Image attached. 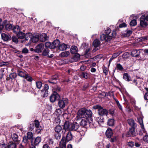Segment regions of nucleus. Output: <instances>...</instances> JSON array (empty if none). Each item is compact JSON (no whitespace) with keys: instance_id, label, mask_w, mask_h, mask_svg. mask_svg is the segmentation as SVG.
Masks as SVG:
<instances>
[{"instance_id":"nucleus-4","label":"nucleus","mask_w":148,"mask_h":148,"mask_svg":"<svg viewBox=\"0 0 148 148\" xmlns=\"http://www.w3.org/2000/svg\"><path fill=\"white\" fill-rule=\"evenodd\" d=\"M85 108H82L78 111L76 117L77 120L82 118H86L85 113Z\"/></svg>"},{"instance_id":"nucleus-32","label":"nucleus","mask_w":148,"mask_h":148,"mask_svg":"<svg viewBox=\"0 0 148 148\" xmlns=\"http://www.w3.org/2000/svg\"><path fill=\"white\" fill-rule=\"evenodd\" d=\"M18 75L23 78H24L25 77V75L27 74L25 71H18Z\"/></svg>"},{"instance_id":"nucleus-60","label":"nucleus","mask_w":148,"mask_h":148,"mask_svg":"<svg viewBox=\"0 0 148 148\" xmlns=\"http://www.w3.org/2000/svg\"><path fill=\"white\" fill-rule=\"evenodd\" d=\"M4 70L3 69H0V78L1 79L2 78L3 75V72Z\"/></svg>"},{"instance_id":"nucleus-26","label":"nucleus","mask_w":148,"mask_h":148,"mask_svg":"<svg viewBox=\"0 0 148 148\" xmlns=\"http://www.w3.org/2000/svg\"><path fill=\"white\" fill-rule=\"evenodd\" d=\"M32 37L33 35L31 33H27L24 36L25 40H28L29 38L31 40Z\"/></svg>"},{"instance_id":"nucleus-14","label":"nucleus","mask_w":148,"mask_h":148,"mask_svg":"<svg viewBox=\"0 0 148 148\" xmlns=\"http://www.w3.org/2000/svg\"><path fill=\"white\" fill-rule=\"evenodd\" d=\"M79 127V124L75 122L73 123H71V131H76Z\"/></svg>"},{"instance_id":"nucleus-21","label":"nucleus","mask_w":148,"mask_h":148,"mask_svg":"<svg viewBox=\"0 0 148 148\" xmlns=\"http://www.w3.org/2000/svg\"><path fill=\"white\" fill-rule=\"evenodd\" d=\"M70 55V53L69 51H64L61 53L60 54L59 56L61 57H66Z\"/></svg>"},{"instance_id":"nucleus-7","label":"nucleus","mask_w":148,"mask_h":148,"mask_svg":"<svg viewBox=\"0 0 148 148\" xmlns=\"http://www.w3.org/2000/svg\"><path fill=\"white\" fill-rule=\"evenodd\" d=\"M49 88L48 85L46 84L45 85L43 88L41 90V92L44 93L42 95L43 97H46L48 96Z\"/></svg>"},{"instance_id":"nucleus-27","label":"nucleus","mask_w":148,"mask_h":148,"mask_svg":"<svg viewBox=\"0 0 148 148\" xmlns=\"http://www.w3.org/2000/svg\"><path fill=\"white\" fill-rule=\"evenodd\" d=\"M100 44V41L97 39L95 40L93 43V45L95 47H98Z\"/></svg>"},{"instance_id":"nucleus-1","label":"nucleus","mask_w":148,"mask_h":148,"mask_svg":"<svg viewBox=\"0 0 148 148\" xmlns=\"http://www.w3.org/2000/svg\"><path fill=\"white\" fill-rule=\"evenodd\" d=\"M111 32V30L108 27L105 30V33L106 34H103L101 35L100 39L102 41L105 40L106 41H108L111 40L112 38L115 37L116 33L115 31H113L112 34V36L109 35Z\"/></svg>"},{"instance_id":"nucleus-55","label":"nucleus","mask_w":148,"mask_h":148,"mask_svg":"<svg viewBox=\"0 0 148 148\" xmlns=\"http://www.w3.org/2000/svg\"><path fill=\"white\" fill-rule=\"evenodd\" d=\"M109 139V140L111 142H113L116 141V137H113L110 138H108Z\"/></svg>"},{"instance_id":"nucleus-51","label":"nucleus","mask_w":148,"mask_h":148,"mask_svg":"<svg viewBox=\"0 0 148 148\" xmlns=\"http://www.w3.org/2000/svg\"><path fill=\"white\" fill-rule=\"evenodd\" d=\"M147 39V37L146 36H144L143 37H141L138 39V41L139 42H142L145 41Z\"/></svg>"},{"instance_id":"nucleus-59","label":"nucleus","mask_w":148,"mask_h":148,"mask_svg":"<svg viewBox=\"0 0 148 148\" xmlns=\"http://www.w3.org/2000/svg\"><path fill=\"white\" fill-rule=\"evenodd\" d=\"M55 136L57 140H58L60 138L61 135L59 133H57L55 135Z\"/></svg>"},{"instance_id":"nucleus-64","label":"nucleus","mask_w":148,"mask_h":148,"mask_svg":"<svg viewBox=\"0 0 148 148\" xmlns=\"http://www.w3.org/2000/svg\"><path fill=\"white\" fill-rule=\"evenodd\" d=\"M143 140L145 141L148 143V136L147 135H145L143 137Z\"/></svg>"},{"instance_id":"nucleus-53","label":"nucleus","mask_w":148,"mask_h":148,"mask_svg":"<svg viewBox=\"0 0 148 148\" xmlns=\"http://www.w3.org/2000/svg\"><path fill=\"white\" fill-rule=\"evenodd\" d=\"M61 89L59 87L57 86L56 87H55L53 88V92L55 91L56 93H57V92H58L59 91H60Z\"/></svg>"},{"instance_id":"nucleus-36","label":"nucleus","mask_w":148,"mask_h":148,"mask_svg":"<svg viewBox=\"0 0 148 148\" xmlns=\"http://www.w3.org/2000/svg\"><path fill=\"white\" fill-rule=\"evenodd\" d=\"M81 77L87 79L88 78L89 76V75L87 73L82 72L80 75Z\"/></svg>"},{"instance_id":"nucleus-30","label":"nucleus","mask_w":148,"mask_h":148,"mask_svg":"<svg viewBox=\"0 0 148 148\" xmlns=\"http://www.w3.org/2000/svg\"><path fill=\"white\" fill-rule=\"evenodd\" d=\"M113 98L115 100V101L117 106L119 108V109L121 110H123V108L122 107L121 105L119 103V102L118 100L116 98L114 97V95H113Z\"/></svg>"},{"instance_id":"nucleus-33","label":"nucleus","mask_w":148,"mask_h":148,"mask_svg":"<svg viewBox=\"0 0 148 148\" xmlns=\"http://www.w3.org/2000/svg\"><path fill=\"white\" fill-rule=\"evenodd\" d=\"M17 34V35L18 38L22 39L24 38L25 34L22 32H18Z\"/></svg>"},{"instance_id":"nucleus-37","label":"nucleus","mask_w":148,"mask_h":148,"mask_svg":"<svg viewBox=\"0 0 148 148\" xmlns=\"http://www.w3.org/2000/svg\"><path fill=\"white\" fill-rule=\"evenodd\" d=\"M13 32L16 34H17L18 32H20V29L18 25L15 26L13 29Z\"/></svg>"},{"instance_id":"nucleus-47","label":"nucleus","mask_w":148,"mask_h":148,"mask_svg":"<svg viewBox=\"0 0 148 148\" xmlns=\"http://www.w3.org/2000/svg\"><path fill=\"white\" fill-rule=\"evenodd\" d=\"M45 47L49 48L50 49H52V43L49 42H47L45 44Z\"/></svg>"},{"instance_id":"nucleus-9","label":"nucleus","mask_w":148,"mask_h":148,"mask_svg":"<svg viewBox=\"0 0 148 148\" xmlns=\"http://www.w3.org/2000/svg\"><path fill=\"white\" fill-rule=\"evenodd\" d=\"M1 36L2 39L4 41H7L10 39L11 37L10 35L4 33L1 34Z\"/></svg>"},{"instance_id":"nucleus-42","label":"nucleus","mask_w":148,"mask_h":148,"mask_svg":"<svg viewBox=\"0 0 148 148\" xmlns=\"http://www.w3.org/2000/svg\"><path fill=\"white\" fill-rule=\"evenodd\" d=\"M36 87L38 89H40L42 85V83L40 81H37L36 82Z\"/></svg>"},{"instance_id":"nucleus-23","label":"nucleus","mask_w":148,"mask_h":148,"mask_svg":"<svg viewBox=\"0 0 148 148\" xmlns=\"http://www.w3.org/2000/svg\"><path fill=\"white\" fill-rule=\"evenodd\" d=\"M114 124V121L113 119H109L107 121L108 125L110 126H113Z\"/></svg>"},{"instance_id":"nucleus-57","label":"nucleus","mask_w":148,"mask_h":148,"mask_svg":"<svg viewBox=\"0 0 148 148\" xmlns=\"http://www.w3.org/2000/svg\"><path fill=\"white\" fill-rule=\"evenodd\" d=\"M35 125L36 127V128L37 127H38L40 126V123L39 122L38 120H36L34 121Z\"/></svg>"},{"instance_id":"nucleus-45","label":"nucleus","mask_w":148,"mask_h":148,"mask_svg":"<svg viewBox=\"0 0 148 148\" xmlns=\"http://www.w3.org/2000/svg\"><path fill=\"white\" fill-rule=\"evenodd\" d=\"M26 136L29 139H32L33 138V134L31 132H28L27 133V136Z\"/></svg>"},{"instance_id":"nucleus-34","label":"nucleus","mask_w":148,"mask_h":148,"mask_svg":"<svg viewBox=\"0 0 148 148\" xmlns=\"http://www.w3.org/2000/svg\"><path fill=\"white\" fill-rule=\"evenodd\" d=\"M123 78L124 79L127 81H130L131 80L130 79V77L129 75L127 73L124 74Z\"/></svg>"},{"instance_id":"nucleus-43","label":"nucleus","mask_w":148,"mask_h":148,"mask_svg":"<svg viewBox=\"0 0 148 148\" xmlns=\"http://www.w3.org/2000/svg\"><path fill=\"white\" fill-rule=\"evenodd\" d=\"M97 120L98 121V123L101 125L102 123H103L104 122V119L102 117H98L97 119Z\"/></svg>"},{"instance_id":"nucleus-49","label":"nucleus","mask_w":148,"mask_h":148,"mask_svg":"<svg viewBox=\"0 0 148 148\" xmlns=\"http://www.w3.org/2000/svg\"><path fill=\"white\" fill-rule=\"evenodd\" d=\"M137 22L136 20H133L130 22V25L131 26H134L136 25Z\"/></svg>"},{"instance_id":"nucleus-13","label":"nucleus","mask_w":148,"mask_h":148,"mask_svg":"<svg viewBox=\"0 0 148 148\" xmlns=\"http://www.w3.org/2000/svg\"><path fill=\"white\" fill-rule=\"evenodd\" d=\"M137 119L141 127L142 128V131L144 133H145V131L144 128V127L143 124V119L141 117H140L138 118Z\"/></svg>"},{"instance_id":"nucleus-54","label":"nucleus","mask_w":148,"mask_h":148,"mask_svg":"<svg viewBox=\"0 0 148 148\" xmlns=\"http://www.w3.org/2000/svg\"><path fill=\"white\" fill-rule=\"evenodd\" d=\"M12 40L13 42L16 43H17L18 40L17 38L15 36H13L12 38Z\"/></svg>"},{"instance_id":"nucleus-19","label":"nucleus","mask_w":148,"mask_h":148,"mask_svg":"<svg viewBox=\"0 0 148 148\" xmlns=\"http://www.w3.org/2000/svg\"><path fill=\"white\" fill-rule=\"evenodd\" d=\"M106 134L108 138H110L112 135V130L110 128H108L106 131Z\"/></svg>"},{"instance_id":"nucleus-15","label":"nucleus","mask_w":148,"mask_h":148,"mask_svg":"<svg viewBox=\"0 0 148 148\" xmlns=\"http://www.w3.org/2000/svg\"><path fill=\"white\" fill-rule=\"evenodd\" d=\"M140 54L139 50H133L131 52V55L133 57H137Z\"/></svg>"},{"instance_id":"nucleus-58","label":"nucleus","mask_w":148,"mask_h":148,"mask_svg":"<svg viewBox=\"0 0 148 148\" xmlns=\"http://www.w3.org/2000/svg\"><path fill=\"white\" fill-rule=\"evenodd\" d=\"M37 129L36 130V132L38 133H39L42 130V127L39 126L38 127H36Z\"/></svg>"},{"instance_id":"nucleus-24","label":"nucleus","mask_w":148,"mask_h":148,"mask_svg":"<svg viewBox=\"0 0 148 148\" xmlns=\"http://www.w3.org/2000/svg\"><path fill=\"white\" fill-rule=\"evenodd\" d=\"M70 52L72 54L77 53V48L76 46H73L71 47Z\"/></svg>"},{"instance_id":"nucleus-52","label":"nucleus","mask_w":148,"mask_h":148,"mask_svg":"<svg viewBox=\"0 0 148 148\" xmlns=\"http://www.w3.org/2000/svg\"><path fill=\"white\" fill-rule=\"evenodd\" d=\"M103 73L105 74L106 75L108 74V69L107 68L104 66L103 69Z\"/></svg>"},{"instance_id":"nucleus-38","label":"nucleus","mask_w":148,"mask_h":148,"mask_svg":"<svg viewBox=\"0 0 148 148\" xmlns=\"http://www.w3.org/2000/svg\"><path fill=\"white\" fill-rule=\"evenodd\" d=\"M62 130V127L60 125L56 126L55 128V130L57 133H59Z\"/></svg>"},{"instance_id":"nucleus-35","label":"nucleus","mask_w":148,"mask_h":148,"mask_svg":"<svg viewBox=\"0 0 148 148\" xmlns=\"http://www.w3.org/2000/svg\"><path fill=\"white\" fill-rule=\"evenodd\" d=\"M41 139L40 137H37L35 139L34 144L35 145H38L41 142Z\"/></svg>"},{"instance_id":"nucleus-25","label":"nucleus","mask_w":148,"mask_h":148,"mask_svg":"<svg viewBox=\"0 0 148 148\" xmlns=\"http://www.w3.org/2000/svg\"><path fill=\"white\" fill-rule=\"evenodd\" d=\"M136 127H132L130 129L129 132V133L130 135L132 136H135L136 133L135 131V128Z\"/></svg>"},{"instance_id":"nucleus-8","label":"nucleus","mask_w":148,"mask_h":148,"mask_svg":"<svg viewBox=\"0 0 148 148\" xmlns=\"http://www.w3.org/2000/svg\"><path fill=\"white\" fill-rule=\"evenodd\" d=\"M44 47V46L43 44H40L36 47L35 49V51L37 53H41Z\"/></svg>"},{"instance_id":"nucleus-20","label":"nucleus","mask_w":148,"mask_h":148,"mask_svg":"<svg viewBox=\"0 0 148 148\" xmlns=\"http://www.w3.org/2000/svg\"><path fill=\"white\" fill-rule=\"evenodd\" d=\"M73 138V136L71 133L70 132H68L66 136V140L68 142L72 140Z\"/></svg>"},{"instance_id":"nucleus-41","label":"nucleus","mask_w":148,"mask_h":148,"mask_svg":"<svg viewBox=\"0 0 148 148\" xmlns=\"http://www.w3.org/2000/svg\"><path fill=\"white\" fill-rule=\"evenodd\" d=\"M80 57L79 54L78 53H75V55L73 57V59L76 62L79 59Z\"/></svg>"},{"instance_id":"nucleus-16","label":"nucleus","mask_w":148,"mask_h":148,"mask_svg":"<svg viewBox=\"0 0 148 148\" xmlns=\"http://www.w3.org/2000/svg\"><path fill=\"white\" fill-rule=\"evenodd\" d=\"M60 43V42L58 40H54L52 43V49L59 47Z\"/></svg>"},{"instance_id":"nucleus-3","label":"nucleus","mask_w":148,"mask_h":148,"mask_svg":"<svg viewBox=\"0 0 148 148\" xmlns=\"http://www.w3.org/2000/svg\"><path fill=\"white\" fill-rule=\"evenodd\" d=\"M140 25L143 27L146 26L148 25V14L146 17L145 15L142 16L140 17Z\"/></svg>"},{"instance_id":"nucleus-39","label":"nucleus","mask_w":148,"mask_h":148,"mask_svg":"<svg viewBox=\"0 0 148 148\" xmlns=\"http://www.w3.org/2000/svg\"><path fill=\"white\" fill-rule=\"evenodd\" d=\"M49 52V50L48 48H45L43 51L42 55L43 56H47Z\"/></svg>"},{"instance_id":"nucleus-62","label":"nucleus","mask_w":148,"mask_h":148,"mask_svg":"<svg viewBox=\"0 0 148 148\" xmlns=\"http://www.w3.org/2000/svg\"><path fill=\"white\" fill-rule=\"evenodd\" d=\"M53 143V140L51 139H49L47 142V143L49 144V145H52Z\"/></svg>"},{"instance_id":"nucleus-29","label":"nucleus","mask_w":148,"mask_h":148,"mask_svg":"<svg viewBox=\"0 0 148 148\" xmlns=\"http://www.w3.org/2000/svg\"><path fill=\"white\" fill-rule=\"evenodd\" d=\"M11 137L12 140L15 142H18L20 140H18V135L15 134H12Z\"/></svg>"},{"instance_id":"nucleus-18","label":"nucleus","mask_w":148,"mask_h":148,"mask_svg":"<svg viewBox=\"0 0 148 148\" xmlns=\"http://www.w3.org/2000/svg\"><path fill=\"white\" fill-rule=\"evenodd\" d=\"M128 123L131 127H136V124L134 120L132 119H129L127 120Z\"/></svg>"},{"instance_id":"nucleus-22","label":"nucleus","mask_w":148,"mask_h":148,"mask_svg":"<svg viewBox=\"0 0 148 148\" xmlns=\"http://www.w3.org/2000/svg\"><path fill=\"white\" fill-rule=\"evenodd\" d=\"M88 121L86 118H85L84 119H83L80 122V125L84 127L88 123Z\"/></svg>"},{"instance_id":"nucleus-12","label":"nucleus","mask_w":148,"mask_h":148,"mask_svg":"<svg viewBox=\"0 0 148 148\" xmlns=\"http://www.w3.org/2000/svg\"><path fill=\"white\" fill-rule=\"evenodd\" d=\"M48 39V37L47 36L46 34L42 33L39 36V40L42 42H44Z\"/></svg>"},{"instance_id":"nucleus-56","label":"nucleus","mask_w":148,"mask_h":148,"mask_svg":"<svg viewBox=\"0 0 148 148\" xmlns=\"http://www.w3.org/2000/svg\"><path fill=\"white\" fill-rule=\"evenodd\" d=\"M116 68L119 70H121L123 69L122 66L120 64H116Z\"/></svg>"},{"instance_id":"nucleus-5","label":"nucleus","mask_w":148,"mask_h":148,"mask_svg":"<svg viewBox=\"0 0 148 148\" xmlns=\"http://www.w3.org/2000/svg\"><path fill=\"white\" fill-rule=\"evenodd\" d=\"M68 99L66 98H63L62 100H60L58 101V104L61 108H64L65 105L68 103Z\"/></svg>"},{"instance_id":"nucleus-63","label":"nucleus","mask_w":148,"mask_h":148,"mask_svg":"<svg viewBox=\"0 0 148 148\" xmlns=\"http://www.w3.org/2000/svg\"><path fill=\"white\" fill-rule=\"evenodd\" d=\"M132 33V31L131 30H127L126 33V36H129Z\"/></svg>"},{"instance_id":"nucleus-44","label":"nucleus","mask_w":148,"mask_h":148,"mask_svg":"<svg viewBox=\"0 0 148 148\" xmlns=\"http://www.w3.org/2000/svg\"><path fill=\"white\" fill-rule=\"evenodd\" d=\"M28 138L26 136H24L23 138V142L25 144H27L29 142Z\"/></svg>"},{"instance_id":"nucleus-2","label":"nucleus","mask_w":148,"mask_h":148,"mask_svg":"<svg viewBox=\"0 0 148 148\" xmlns=\"http://www.w3.org/2000/svg\"><path fill=\"white\" fill-rule=\"evenodd\" d=\"M93 108L95 109H97L99 114L101 116H107L108 113V110L105 108H103L101 106L99 105L94 106Z\"/></svg>"},{"instance_id":"nucleus-11","label":"nucleus","mask_w":148,"mask_h":148,"mask_svg":"<svg viewBox=\"0 0 148 148\" xmlns=\"http://www.w3.org/2000/svg\"><path fill=\"white\" fill-rule=\"evenodd\" d=\"M71 123L69 121H67L65 122L64 126L65 129H66L68 132H70L71 130Z\"/></svg>"},{"instance_id":"nucleus-61","label":"nucleus","mask_w":148,"mask_h":148,"mask_svg":"<svg viewBox=\"0 0 148 148\" xmlns=\"http://www.w3.org/2000/svg\"><path fill=\"white\" fill-rule=\"evenodd\" d=\"M28 50L26 48H23L22 50V52L23 53H27L28 52Z\"/></svg>"},{"instance_id":"nucleus-10","label":"nucleus","mask_w":148,"mask_h":148,"mask_svg":"<svg viewBox=\"0 0 148 148\" xmlns=\"http://www.w3.org/2000/svg\"><path fill=\"white\" fill-rule=\"evenodd\" d=\"M66 140L64 137H63L60 143V146L61 148H66Z\"/></svg>"},{"instance_id":"nucleus-28","label":"nucleus","mask_w":148,"mask_h":148,"mask_svg":"<svg viewBox=\"0 0 148 148\" xmlns=\"http://www.w3.org/2000/svg\"><path fill=\"white\" fill-rule=\"evenodd\" d=\"M39 40V36L38 35H36L35 36L32 37L31 40L33 42H36Z\"/></svg>"},{"instance_id":"nucleus-31","label":"nucleus","mask_w":148,"mask_h":148,"mask_svg":"<svg viewBox=\"0 0 148 148\" xmlns=\"http://www.w3.org/2000/svg\"><path fill=\"white\" fill-rule=\"evenodd\" d=\"M67 48L66 45L64 43L59 45V48L61 51H64Z\"/></svg>"},{"instance_id":"nucleus-40","label":"nucleus","mask_w":148,"mask_h":148,"mask_svg":"<svg viewBox=\"0 0 148 148\" xmlns=\"http://www.w3.org/2000/svg\"><path fill=\"white\" fill-rule=\"evenodd\" d=\"M8 148H16V144L12 142H10L8 143Z\"/></svg>"},{"instance_id":"nucleus-17","label":"nucleus","mask_w":148,"mask_h":148,"mask_svg":"<svg viewBox=\"0 0 148 148\" xmlns=\"http://www.w3.org/2000/svg\"><path fill=\"white\" fill-rule=\"evenodd\" d=\"M85 113L86 118L90 117L92 115V112L90 110H87L85 108Z\"/></svg>"},{"instance_id":"nucleus-50","label":"nucleus","mask_w":148,"mask_h":148,"mask_svg":"<svg viewBox=\"0 0 148 148\" xmlns=\"http://www.w3.org/2000/svg\"><path fill=\"white\" fill-rule=\"evenodd\" d=\"M62 111L60 109H57L55 111V113L57 115H60L62 114Z\"/></svg>"},{"instance_id":"nucleus-6","label":"nucleus","mask_w":148,"mask_h":148,"mask_svg":"<svg viewBox=\"0 0 148 148\" xmlns=\"http://www.w3.org/2000/svg\"><path fill=\"white\" fill-rule=\"evenodd\" d=\"M60 97V95L54 91L50 97V101L51 102H53L56 100L59 99Z\"/></svg>"},{"instance_id":"nucleus-46","label":"nucleus","mask_w":148,"mask_h":148,"mask_svg":"<svg viewBox=\"0 0 148 148\" xmlns=\"http://www.w3.org/2000/svg\"><path fill=\"white\" fill-rule=\"evenodd\" d=\"M24 78L26 79L27 81L30 82H32V77L27 74L26 75Z\"/></svg>"},{"instance_id":"nucleus-48","label":"nucleus","mask_w":148,"mask_h":148,"mask_svg":"<svg viewBox=\"0 0 148 148\" xmlns=\"http://www.w3.org/2000/svg\"><path fill=\"white\" fill-rule=\"evenodd\" d=\"M9 65V63L8 62H2L0 63V66H8Z\"/></svg>"}]
</instances>
